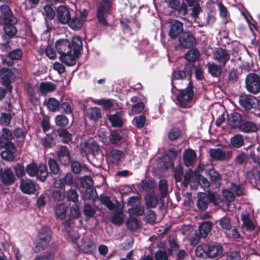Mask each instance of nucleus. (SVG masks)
I'll return each mask as SVG.
<instances>
[{"label":"nucleus","instance_id":"obj_50","mask_svg":"<svg viewBox=\"0 0 260 260\" xmlns=\"http://www.w3.org/2000/svg\"><path fill=\"white\" fill-rule=\"evenodd\" d=\"M27 93L31 103L34 105H37L38 103V99L36 95L34 88L31 87H28L27 89Z\"/></svg>","mask_w":260,"mask_h":260},{"label":"nucleus","instance_id":"obj_55","mask_svg":"<svg viewBox=\"0 0 260 260\" xmlns=\"http://www.w3.org/2000/svg\"><path fill=\"white\" fill-rule=\"evenodd\" d=\"M11 115L9 113H3L0 115V122L2 124L8 125L11 120Z\"/></svg>","mask_w":260,"mask_h":260},{"label":"nucleus","instance_id":"obj_24","mask_svg":"<svg viewBox=\"0 0 260 260\" xmlns=\"http://www.w3.org/2000/svg\"><path fill=\"white\" fill-rule=\"evenodd\" d=\"M229 125L233 128H239L241 124L242 117L238 113L230 114L228 116Z\"/></svg>","mask_w":260,"mask_h":260},{"label":"nucleus","instance_id":"obj_45","mask_svg":"<svg viewBox=\"0 0 260 260\" xmlns=\"http://www.w3.org/2000/svg\"><path fill=\"white\" fill-rule=\"evenodd\" d=\"M221 228L226 231H230L232 229V224L230 218L223 217L219 220Z\"/></svg>","mask_w":260,"mask_h":260},{"label":"nucleus","instance_id":"obj_57","mask_svg":"<svg viewBox=\"0 0 260 260\" xmlns=\"http://www.w3.org/2000/svg\"><path fill=\"white\" fill-rule=\"evenodd\" d=\"M134 121L135 122V124L138 128H142L146 122V117L144 115H140L136 117Z\"/></svg>","mask_w":260,"mask_h":260},{"label":"nucleus","instance_id":"obj_12","mask_svg":"<svg viewBox=\"0 0 260 260\" xmlns=\"http://www.w3.org/2000/svg\"><path fill=\"white\" fill-rule=\"evenodd\" d=\"M20 188L24 193L31 195L34 194L36 192L37 185L30 179H22L20 182Z\"/></svg>","mask_w":260,"mask_h":260},{"label":"nucleus","instance_id":"obj_32","mask_svg":"<svg viewBox=\"0 0 260 260\" xmlns=\"http://www.w3.org/2000/svg\"><path fill=\"white\" fill-rule=\"evenodd\" d=\"M68 207L64 204H60L56 206L55 209L56 216L60 219H63L66 217V211Z\"/></svg>","mask_w":260,"mask_h":260},{"label":"nucleus","instance_id":"obj_30","mask_svg":"<svg viewBox=\"0 0 260 260\" xmlns=\"http://www.w3.org/2000/svg\"><path fill=\"white\" fill-rule=\"evenodd\" d=\"M209 201V198L206 193L201 192L198 194L197 205L200 209L205 210L207 208Z\"/></svg>","mask_w":260,"mask_h":260},{"label":"nucleus","instance_id":"obj_49","mask_svg":"<svg viewBox=\"0 0 260 260\" xmlns=\"http://www.w3.org/2000/svg\"><path fill=\"white\" fill-rule=\"evenodd\" d=\"M56 124L59 126H66L69 123L68 118L63 115H58L55 117Z\"/></svg>","mask_w":260,"mask_h":260},{"label":"nucleus","instance_id":"obj_2","mask_svg":"<svg viewBox=\"0 0 260 260\" xmlns=\"http://www.w3.org/2000/svg\"><path fill=\"white\" fill-rule=\"evenodd\" d=\"M223 248L219 244H203L196 248L198 256H207L210 258H218L222 255Z\"/></svg>","mask_w":260,"mask_h":260},{"label":"nucleus","instance_id":"obj_8","mask_svg":"<svg viewBox=\"0 0 260 260\" xmlns=\"http://www.w3.org/2000/svg\"><path fill=\"white\" fill-rule=\"evenodd\" d=\"M179 47L180 48H189L196 45L197 41L194 36L189 32H184L178 38Z\"/></svg>","mask_w":260,"mask_h":260},{"label":"nucleus","instance_id":"obj_25","mask_svg":"<svg viewBox=\"0 0 260 260\" xmlns=\"http://www.w3.org/2000/svg\"><path fill=\"white\" fill-rule=\"evenodd\" d=\"M2 182L6 185H11L15 181V177L12 171L9 169H6L1 176Z\"/></svg>","mask_w":260,"mask_h":260},{"label":"nucleus","instance_id":"obj_22","mask_svg":"<svg viewBox=\"0 0 260 260\" xmlns=\"http://www.w3.org/2000/svg\"><path fill=\"white\" fill-rule=\"evenodd\" d=\"M73 183L72 175L67 173L63 177L56 179L54 181V186L56 188L62 187L65 184L71 185Z\"/></svg>","mask_w":260,"mask_h":260},{"label":"nucleus","instance_id":"obj_4","mask_svg":"<svg viewBox=\"0 0 260 260\" xmlns=\"http://www.w3.org/2000/svg\"><path fill=\"white\" fill-rule=\"evenodd\" d=\"M51 237V232L50 229L47 227L42 228L39 232L35 243V248L34 250L35 252H38L44 250L50 242Z\"/></svg>","mask_w":260,"mask_h":260},{"label":"nucleus","instance_id":"obj_3","mask_svg":"<svg viewBox=\"0 0 260 260\" xmlns=\"http://www.w3.org/2000/svg\"><path fill=\"white\" fill-rule=\"evenodd\" d=\"M193 94L192 83L189 82L187 88L179 90L178 93L176 94L177 104L182 108L190 107Z\"/></svg>","mask_w":260,"mask_h":260},{"label":"nucleus","instance_id":"obj_13","mask_svg":"<svg viewBox=\"0 0 260 260\" xmlns=\"http://www.w3.org/2000/svg\"><path fill=\"white\" fill-rule=\"evenodd\" d=\"M56 16L60 23L67 24L71 18L69 9L64 5L59 6L56 10Z\"/></svg>","mask_w":260,"mask_h":260},{"label":"nucleus","instance_id":"obj_37","mask_svg":"<svg viewBox=\"0 0 260 260\" xmlns=\"http://www.w3.org/2000/svg\"><path fill=\"white\" fill-rule=\"evenodd\" d=\"M145 200L147 206L151 208L155 207L158 203L157 198L153 194L146 195Z\"/></svg>","mask_w":260,"mask_h":260},{"label":"nucleus","instance_id":"obj_18","mask_svg":"<svg viewBox=\"0 0 260 260\" xmlns=\"http://www.w3.org/2000/svg\"><path fill=\"white\" fill-rule=\"evenodd\" d=\"M192 65L190 63L186 64L184 71H176L173 73V79L175 80H183L187 76L190 77L192 73Z\"/></svg>","mask_w":260,"mask_h":260},{"label":"nucleus","instance_id":"obj_14","mask_svg":"<svg viewBox=\"0 0 260 260\" xmlns=\"http://www.w3.org/2000/svg\"><path fill=\"white\" fill-rule=\"evenodd\" d=\"M13 76V73L10 69H2L0 70V77L2 80V84L5 86L6 90L9 92L12 90L11 86V78Z\"/></svg>","mask_w":260,"mask_h":260},{"label":"nucleus","instance_id":"obj_48","mask_svg":"<svg viewBox=\"0 0 260 260\" xmlns=\"http://www.w3.org/2000/svg\"><path fill=\"white\" fill-rule=\"evenodd\" d=\"M48 165L50 171L53 174L56 175L59 171V167L56 161L54 159H49L48 160Z\"/></svg>","mask_w":260,"mask_h":260},{"label":"nucleus","instance_id":"obj_60","mask_svg":"<svg viewBox=\"0 0 260 260\" xmlns=\"http://www.w3.org/2000/svg\"><path fill=\"white\" fill-rule=\"evenodd\" d=\"M208 174L211 181H218L220 179V174L213 168L209 169Z\"/></svg>","mask_w":260,"mask_h":260},{"label":"nucleus","instance_id":"obj_42","mask_svg":"<svg viewBox=\"0 0 260 260\" xmlns=\"http://www.w3.org/2000/svg\"><path fill=\"white\" fill-rule=\"evenodd\" d=\"M59 105V101L54 98L49 99L46 102L47 107L51 111H56L58 109Z\"/></svg>","mask_w":260,"mask_h":260},{"label":"nucleus","instance_id":"obj_20","mask_svg":"<svg viewBox=\"0 0 260 260\" xmlns=\"http://www.w3.org/2000/svg\"><path fill=\"white\" fill-rule=\"evenodd\" d=\"M1 11L2 14L1 17L4 19V21H10L13 23H17V20L16 18L13 15L11 10L8 6H2L1 7Z\"/></svg>","mask_w":260,"mask_h":260},{"label":"nucleus","instance_id":"obj_31","mask_svg":"<svg viewBox=\"0 0 260 260\" xmlns=\"http://www.w3.org/2000/svg\"><path fill=\"white\" fill-rule=\"evenodd\" d=\"M16 23H13L10 21H4V30L6 34L9 36V37L14 36L17 32V28L14 26V25Z\"/></svg>","mask_w":260,"mask_h":260},{"label":"nucleus","instance_id":"obj_47","mask_svg":"<svg viewBox=\"0 0 260 260\" xmlns=\"http://www.w3.org/2000/svg\"><path fill=\"white\" fill-rule=\"evenodd\" d=\"M193 179L194 181H197V174L193 173L192 171L190 170L187 172L184 176L183 184L185 186H187L190 182V180Z\"/></svg>","mask_w":260,"mask_h":260},{"label":"nucleus","instance_id":"obj_1","mask_svg":"<svg viewBox=\"0 0 260 260\" xmlns=\"http://www.w3.org/2000/svg\"><path fill=\"white\" fill-rule=\"evenodd\" d=\"M55 48L60 55V60L67 66H73L80 54L82 42L79 37H74L71 43L67 39H60L56 42Z\"/></svg>","mask_w":260,"mask_h":260},{"label":"nucleus","instance_id":"obj_39","mask_svg":"<svg viewBox=\"0 0 260 260\" xmlns=\"http://www.w3.org/2000/svg\"><path fill=\"white\" fill-rule=\"evenodd\" d=\"M126 225L132 231L136 230L139 228V221L137 218L131 216L126 221Z\"/></svg>","mask_w":260,"mask_h":260},{"label":"nucleus","instance_id":"obj_38","mask_svg":"<svg viewBox=\"0 0 260 260\" xmlns=\"http://www.w3.org/2000/svg\"><path fill=\"white\" fill-rule=\"evenodd\" d=\"M123 156V153L121 151L112 150L110 153V159L114 164H117Z\"/></svg>","mask_w":260,"mask_h":260},{"label":"nucleus","instance_id":"obj_63","mask_svg":"<svg viewBox=\"0 0 260 260\" xmlns=\"http://www.w3.org/2000/svg\"><path fill=\"white\" fill-rule=\"evenodd\" d=\"M121 139V136L116 131H112L110 134V140L112 143L116 144Z\"/></svg>","mask_w":260,"mask_h":260},{"label":"nucleus","instance_id":"obj_26","mask_svg":"<svg viewBox=\"0 0 260 260\" xmlns=\"http://www.w3.org/2000/svg\"><path fill=\"white\" fill-rule=\"evenodd\" d=\"M197 155L195 152L191 149L186 150L183 153L184 164L189 167L192 165L196 161Z\"/></svg>","mask_w":260,"mask_h":260},{"label":"nucleus","instance_id":"obj_64","mask_svg":"<svg viewBox=\"0 0 260 260\" xmlns=\"http://www.w3.org/2000/svg\"><path fill=\"white\" fill-rule=\"evenodd\" d=\"M155 257L156 260H168V256L166 252L159 250L155 253Z\"/></svg>","mask_w":260,"mask_h":260},{"label":"nucleus","instance_id":"obj_52","mask_svg":"<svg viewBox=\"0 0 260 260\" xmlns=\"http://www.w3.org/2000/svg\"><path fill=\"white\" fill-rule=\"evenodd\" d=\"M83 213L86 217L90 218L94 216L95 211L94 208L87 204L84 206Z\"/></svg>","mask_w":260,"mask_h":260},{"label":"nucleus","instance_id":"obj_58","mask_svg":"<svg viewBox=\"0 0 260 260\" xmlns=\"http://www.w3.org/2000/svg\"><path fill=\"white\" fill-rule=\"evenodd\" d=\"M102 204L105 205L111 210L114 209L115 206L107 197H103L100 199Z\"/></svg>","mask_w":260,"mask_h":260},{"label":"nucleus","instance_id":"obj_61","mask_svg":"<svg viewBox=\"0 0 260 260\" xmlns=\"http://www.w3.org/2000/svg\"><path fill=\"white\" fill-rule=\"evenodd\" d=\"M70 215L74 219H77L80 216V212L79 208L77 205H75L71 208Z\"/></svg>","mask_w":260,"mask_h":260},{"label":"nucleus","instance_id":"obj_54","mask_svg":"<svg viewBox=\"0 0 260 260\" xmlns=\"http://www.w3.org/2000/svg\"><path fill=\"white\" fill-rule=\"evenodd\" d=\"M81 184L84 187L89 188L93 185L92 178L89 176H85L81 179Z\"/></svg>","mask_w":260,"mask_h":260},{"label":"nucleus","instance_id":"obj_33","mask_svg":"<svg viewBox=\"0 0 260 260\" xmlns=\"http://www.w3.org/2000/svg\"><path fill=\"white\" fill-rule=\"evenodd\" d=\"M55 88L56 85L51 82H43L40 86V90L44 94L53 91Z\"/></svg>","mask_w":260,"mask_h":260},{"label":"nucleus","instance_id":"obj_23","mask_svg":"<svg viewBox=\"0 0 260 260\" xmlns=\"http://www.w3.org/2000/svg\"><path fill=\"white\" fill-rule=\"evenodd\" d=\"M5 147V150L1 153L2 157L8 161H12L14 159V154L16 149L13 143H9Z\"/></svg>","mask_w":260,"mask_h":260},{"label":"nucleus","instance_id":"obj_59","mask_svg":"<svg viewBox=\"0 0 260 260\" xmlns=\"http://www.w3.org/2000/svg\"><path fill=\"white\" fill-rule=\"evenodd\" d=\"M131 214H134L137 215H141L144 213V208L140 204L133 207V208L129 209Z\"/></svg>","mask_w":260,"mask_h":260},{"label":"nucleus","instance_id":"obj_19","mask_svg":"<svg viewBox=\"0 0 260 260\" xmlns=\"http://www.w3.org/2000/svg\"><path fill=\"white\" fill-rule=\"evenodd\" d=\"M57 158L60 163L64 166L70 163L71 158L69 151L66 146L60 147L57 153Z\"/></svg>","mask_w":260,"mask_h":260},{"label":"nucleus","instance_id":"obj_29","mask_svg":"<svg viewBox=\"0 0 260 260\" xmlns=\"http://www.w3.org/2000/svg\"><path fill=\"white\" fill-rule=\"evenodd\" d=\"M239 129L244 133H251L255 132L257 129V127L252 122L245 121L241 123Z\"/></svg>","mask_w":260,"mask_h":260},{"label":"nucleus","instance_id":"obj_56","mask_svg":"<svg viewBox=\"0 0 260 260\" xmlns=\"http://www.w3.org/2000/svg\"><path fill=\"white\" fill-rule=\"evenodd\" d=\"M244 188L241 185H237L234 183L231 184V190L235 193L237 196H241L243 194Z\"/></svg>","mask_w":260,"mask_h":260},{"label":"nucleus","instance_id":"obj_15","mask_svg":"<svg viewBox=\"0 0 260 260\" xmlns=\"http://www.w3.org/2000/svg\"><path fill=\"white\" fill-rule=\"evenodd\" d=\"M210 157L216 160L221 161L230 157L231 152H225L220 148H213L209 150Z\"/></svg>","mask_w":260,"mask_h":260},{"label":"nucleus","instance_id":"obj_11","mask_svg":"<svg viewBox=\"0 0 260 260\" xmlns=\"http://www.w3.org/2000/svg\"><path fill=\"white\" fill-rule=\"evenodd\" d=\"M213 58L217 60L219 66L224 67L230 59V55L229 52L222 48H218L213 52Z\"/></svg>","mask_w":260,"mask_h":260},{"label":"nucleus","instance_id":"obj_16","mask_svg":"<svg viewBox=\"0 0 260 260\" xmlns=\"http://www.w3.org/2000/svg\"><path fill=\"white\" fill-rule=\"evenodd\" d=\"M77 245L86 253H92L95 249L93 242L87 237H83L81 242L77 244Z\"/></svg>","mask_w":260,"mask_h":260},{"label":"nucleus","instance_id":"obj_34","mask_svg":"<svg viewBox=\"0 0 260 260\" xmlns=\"http://www.w3.org/2000/svg\"><path fill=\"white\" fill-rule=\"evenodd\" d=\"M84 20L78 17H74L70 19L67 24L73 29L78 30L81 28Z\"/></svg>","mask_w":260,"mask_h":260},{"label":"nucleus","instance_id":"obj_62","mask_svg":"<svg viewBox=\"0 0 260 260\" xmlns=\"http://www.w3.org/2000/svg\"><path fill=\"white\" fill-rule=\"evenodd\" d=\"M14 134L17 138L23 139L26 134V131L24 128H17L15 129Z\"/></svg>","mask_w":260,"mask_h":260},{"label":"nucleus","instance_id":"obj_10","mask_svg":"<svg viewBox=\"0 0 260 260\" xmlns=\"http://www.w3.org/2000/svg\"><path fill=\"white\" fill-rule=\"evenodd\" d=\"M183 31V25L180 21L173 19L170 22L169 37L175 39Z\"/></svg>","mask_w":260,"mask_h":260},{"label":"nucleus","instance_id":"obj_27","mask_svg":"<svg viewBox=\"0 0 260 260\" xmlns=\"http://www.w3.org/2000/svg\"><path fill=\"white\" fill-rule=\"evenodd\" d=\"M85 117L94 121H97L101 117V110L98 107L89 108L86 111Z\"/></svg>","mask_w":260,"mask_h":260},{"label":"nucleus","instance_id":"obj_28","mask_svg":"<svg viewBox=\"0 0 260 260\" xmlns=\"http://www.w3.org/2000/svg\"><path fill=\"white\" fill-rule=\"evenodd\" d=\"M241 219L243 222V226L248 231H252L254 229V225L250 218V214L245 212L241 214Z\"/></svg>","mask_w":260,"mask_h":260},{"label":"nucleus","instance_id":"obj_36","mask_svg":"<svg viewBox=\"0 0 260 260\" xmlns=\"http://www.w3.org/2000/svg\"><path fill=\"white\" fill-rule=\"evenodd\" d=\"M221 66L217 65L214 63L208 64L209 72L213 77H217L220 76L221 73Z\"/></svg>","mask_w":260,"mask_h":260},{"label":"nucleus","instance_id":"obj_9","mask_svg":"<svg viewBox=\"0 0 260 260\" xmlns=\"http://www.w3.org/2000/svg\"><path fill=\"white\" fill-rule=\"evenodd\" d=\"M212 225V223L209 221L204 222L201 224L199 229L200 235L197 233L191 240V243L193 245H196L199 242L201 237L203 238L206 237L211 231Z\"/></svg>","mask_w":260,"mask_h":260},{"label":"nucleus","instance_id":"obj_41","mask_svg":"<svg viewBox=\"0 0 260 260\" xmlns=\"http://www.w3.org/2000/svg\"><path fill=\"white\" fill-rule=\"evenodd\" d=\"M43 9L44 11L43 14L46 19L52 20L54 18L55 16V13L51 5H45Z\"/></svg>","mask_w":260,"mask_h":260},{"label":"nucleus","instance_id":"obj_51","mask_svg":"<svg viewBox=\"0 0 260 260\" xmlns=\"http://www.w3.org/2000/svg\"><path fill=\"white\" fill-rule=\"evenodd\" d=\"M58 135L64 143H68L71 140V135L66 129H61L58 132Z\"/></svg>","mask_w":260,"mask_h":260},{"label":"nucleus","instance_id":"obj_43","mask_svg":"<svg viewBox=\"0 0 260 260\" xmlns=\"http://www.w3.org/2000/svg\"><path fill=\"white\" fill-rule=\"evenodd\" d=\"M168 186L167 181L165 180H161L159 182V190L161 195V198H160V201H161V199L166 198L168 195Z\"/></svg>","mask_w":260,"mask_h":260},{"label":"nucleus","instance_id":"obj_44","mask_svg":"<svg viewBox=\"0 0 260 260\" xmlns=\"http://www.w3.org/2000/svg\"><path fill=\"white\" fill-rule=\"evenodd\" d=\"M231 143L234 147L239 148L244 144L243 138L240 135H236L231 138Z\"/></svg>","mask_w":260,"mask_h":260},{"label":"nucleus","instance_id":"obj_17","mask_svg":"<svg viewBox=\"0 0 260 260\" xmlns=\"http://www.w3.org/2000/svg\"><path fill=\"white\" fill-rule=\"evenodd\" d=\"M65 228L64 235L67 240L70 242L75 243L79 237V234L70 228V220H68L64 222Z\"/></svg>","mask_w":260,"mask_h":260},{"label":"nucleus","instance_id":"obj_53","mask_svg":"<svg viewBox=\"0 0 260 260\" xmlns=\"http://www.w3.org/2000/svg\"><path fill=\"white\" fill-rule=\"evenodd\" d=\"M181 135V132L179 129L177 128H172L168 133V138L171 140L177 139Z\"/></svg>","mask_w":260,"mask_h":260},{"label":"nucleus","instance_id":"obj_21","mask_svg":"<svg viewBox=\"0 0 260 260\" xmlns=\"http://www.w3.org/2000/svg\"><path fill=\"white\" fill-rule=\"evenodd\" d=\"M255 98L251 95L243 94L239 97L240 105L246 110L250 109L255 104Z\"/></svg>","mask_w":260,"mask_h":260},{"label":"nucleus","instance_id":"obj_40","mask_svg":"<svg viewBox=\"0 0 260 260\" xmlns=\"http://www.w3.org/2000/svg\"><path fill=\"white\" fill-rule=\"evenodd\" d=\"M199 56L200 53L199 50L197 49H192L186 53L185 57L186 59L189 61H193L196 60Z\"/></svg>","mask_w":260,"mask_h":260},{"label":"nucleus","instance_id":"obj_6","mask_svg":"<svg viewBox=\"0 0 260 260\" xmlns=\"http://www.w3.org/2000/svg\"><path fill=\"white\" fill-rule=\"evenodd\" d=\"M246 87L248 91L254 94L260 92V77L255 74H249L246 78Z\"/></svg>","mask_w":260,"mask_h":260},{"label":"nucleus","instance_id":"obj_7","mask_svg":"<svg viewBox=\"0 0 260 260\" xmlns=\"http://www.w3.org/2000/svg\"><path fill=\"white\" fill-rule=\"evenodd\" d=\"M111 4L109 0L103 1L99 7L96 16L99 22L103 25H107L108 23L106 20V17L109 14L110 10Z\"/></svg>","mask_w":260,"mask_h":260},{"label":"nucleus","instance_id":"obj_5","mask_svg":"<svg viewBox=\"0 0 260 260\" xmlns=\"http://www.w3.org/2000/svg\"><path fill=\"white\" fill-rule=\"evenodd\" d=\"M25 172L30 177L37 176L41 181H44L46 179L48 174L45 165L40 164L37 166L34 163L26 166Z\"/></svg>","mask_w":260,"mask_h":260},{"label":"nucleus","instance_id":"obj_35","mask_svg":"<svg viewBox=\"0 0 260 260\" xmlns=\"http://www.w3.org/2000/svg\"><path fill=\"white\" fill-rule=\"evenodd\" d=\"M121 114L117 113L113 115H111L109 117V120L114 126H121L122 121L121 119Z\"/></svg>","mask_w":260,"mask_h":260},{"label":"nucleus","instance_id":"obj_46","mask_svg":"<svg viewBox=\"0 0 260 260\" xmlns=\"http://www.w3.org/2000/svg\"><path fill=\"white\" fill-rule=\"evenodd\" d=\"M145 109V105L143 102H139L133 105L132 108L131 114L135 115L142 112Z\"/></svg>","mask_w":260,"mask_h":260}]
</instances>
